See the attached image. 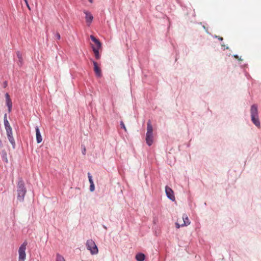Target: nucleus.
<instances>
[{
    "instance_id": "a878e982",
    "label": "nucleus",
    "mask_w": 261,
    "mask_h": 261,
    "mask_svg": "<svg viewBox=\"0 0 261 261\" xmlns=\"http://www.w3.org/2000/svg\"><path fill=\"white\" fill-rule=\"evenodd\" d=\"M214 38H218L220 41H222L223 40V38L218 36L215 35L214 36Z\"/></svg>"
},
{
    "instance_id": "4be33fe9",
    "label": "nucleus",
    "mask_w": 261,
    "mask_h": 261,
    "mask_svg": "<svg viewBox=\"0 0 261 261\" xmlns=\"http://www.w3.org/2000/svg\"><path fill=\"white\" fill-rule=\"evenodd\" d=\"M87 175H88V180L90 182V184H91V183H94L93 180L92 179V176L91 174H90V173L88 172Z\"/></svg>"
},
{
    "instance_id": "c756f323",
    "label": "nucleus",
    "mask_w": 261,
    "mask_h": 261,
    "mask_svg": "<svg viewBox=\"0 0 261 261\" xmlns=\"http://www.w3.org/2000/svg\"><path fill=\"white\" fill-rule=\"evenodd\" d=\"M85 153H86V148H85V147H84L83 148V149L82 150V153L83 154H85Z\"/></svg>"
},
{
    "instance_id": "9b49d317",
    "label": "nucleus",
    "mask_w": 261,
    "mask_h": 261,
    "mask_svg": "<svg viewBox=\"0 0 261 261\" xmlns=\"http://www.w3.org/2000/svg\"><path fill=\"white\" fill-rule=\"evenodd\" d=\"M182 219H183L184 223L181 224V227L188 226L190 224V221L188 218V216L186 214H184L182 215Z\"/></svg>"
},
{
    "instance_id": "f8f14e48",
    "label": "nucleus",
    "mask_w": 261,
    "mask_h": 261,
    "mask_svg": "<svg viewBox=\"0 0 261 261\" xmlns=\"http://www.w3.org/2000/svg\"><path fill=\"white\" fill-rule=\"evenodd\" d=\"M16 54H17V56L18 58V61L17 62V64L19 66L21 67V66H22L23 63L21 53L19 51H17Z\"/></svg>"
},
{
    "instance_id": "bb28decb",
    "label": "nucleus",
    "mask_w": 261,
    "mask_h": 261,
    "mask_svg": "<svg viewBox=\"0 0 261 261\" xmlns=\"http://www.w3.org/2000/svg\"><path fill=\"white\" fill-rule=\"evenodd\" d=\"M233 57H234L235 58H236V59H238V60H240V61H242V60H242L241 58H240V57H239V56H238V55H233Z\"/></svg>"
},
{
    "instance_id": "72a5a7b5",
    "label": "nucleus",
    "mask_w": 261,
    "mask_h": 261,
    "mask_svg": "<svg viewBox=\"0 0 261 261\" xmlns=\"http://www.w3.org/2000/svg\"><path fill=\"white\" fill-rule=\"evenodd\" d=\"M90 3H92L93 0H88Z\"/></svg>"
},
{
    "instance_id": "f3484780",
    "label": "nucleus",
    "mask_w": 261,
    "mask_h": 261,
    "mask_svg": "<svg viewBox=\"0 0 261 261\" xmlns=\"http://www.w3.org/2000/svg\"><path fill=\"white\" fill-rule=\"evenodd\" d=\"M6 105L8 107V112L10 113L12 111V102L11 100H8L6 101Z\"/></svg>"
},
{
    "instance_id": "ddd939ff",
    "label": "nucleus",
    "mask_w": 261,
    "mask_h": 261,
    "mask_svg": "<svg viewBox=\"0 0 261 261\" xmlns=\"http://www.w3.org/2000/svg\"><path fill=\"white\" fill-rule=\"evenodd\" d=\"M4 126H5L6 130L12 128L11 126H10V124H9V121H8V120L7 119V114H5V115H4Z\"/></svg>"
},
{
    "instance_id": "dca6fc26",
    "label": "nucleus",
    "mask_w": 261,
    "mask_h": 261,
    "mask_svg": "<svg viewBox=\"0 0 261 261\" xmlns=\"http://www.w3.org/2000/svg\"><path fill=\"white\" fill-rule=\"evenodd\" d=\"M145 256L142 253H138L136 255V259L137 261H144Z\"/></svg>"
},
{
    "instance_id": "2eb2a0df",
    "label": "nucleus",
    "mask_w": 261,
    "mask_h": 261,
    "mask_svg": "<svg viewBox=\"0 0 261 261\" xmlns=\"http://www.w3.org/2000/svg\"><path fill=\"white\" fill-rule=\"evenodd\" d=\"M1 154L2 160L4 162L7 163L8 162V160L7 158V153L6 151L5 150H2Z\"/></svg>"
},
{
    "instance_id": "393cba45",
    "label": "nucleus",
    "mask_w": 261,
    "mask_h": 261,
    "mask_svg": "<svg viewBox=\"0 0 261 261\" xmlns=\"http://www.w3.org/2000/svg\"><path fill=\"white\" fill-rule=\"evenodd\" d=\"M55 37L57 39L60 40L61 38L60 34L59 33H57L55 35Z\"/></svg>"
},
{
    "instance_id": "cd10ccee",
    "label": "nucleus",
    "mask_w": 261,
    "mask_h": 261,
    "mask_svg": "<svg viewBox=\"0 0 261 261\" xmlns=\"http://www.w3.org/2000/svg\"><path fill=\"white\" fill-rule=\"evenodd\" d=\"M6 101L8 100H11L10 98V96H9V95L8 93H7L6 94Z\"/></svg>"
},
{
    "instance_id": "6ab92c4d",
    "label": "nucleus",
    "mask_w": 261,
    "mask_h": 261,
    "mask_svg": "<svg viewBox=\"0 0 261 261\" xmlns=\"http://www.w3.org/2000/svg\"><path fill=\"white\" fill-rule=\"evenodd\" d=\"M8 139L9 142H10V143L11 144L13 148L15 149L16 145H15V140H14L13 137V136L9 137L8 138Z\"/></svg>"
},
{
    "instance_id": "0eeeda50",
    "label": "nucleus",
    "mask_w": 261,
    "mask_h": 261,
    "mask_svg": "<svg viewBox=\"0 0 261 261\" xmlns=\"http://www.w3.org/2000/svg\"><path fill=\"white\" fill-rule=\"evenodd\" d=\"M165 192L167 197L170 199L172 201H174L175 200V198L174 195L173 191L168 186H166L165 187Z\"/></svg>"
},
{
    "instance_id": "7ed1b4c3",
    "label": "nucleus",
    "mask_w": 261,
    "mask_h": 261,
    "mask_svg": "<svg viewBox=\"0 0 261 261\" xmlns=\"http://www.w3.org/2000/svg\"><path fill=\"white\" fill-rule=\"evenodd\" d=\"M90 38L91 39V40L95 43L96 45V46H95L93 44H91V47L94 54L95 58L97 60H98L100 57V55L99 53V49L101 48V43L98 39L96 38L93 35H91Z\"/></svg>"
},
{
    "instance_id": "4468645a",
    "label": "nucleus",
    "mask_w": 261,
    "mask_h": 261,
    "mask_svg": "<svg viewBox=\"0 0 261 261\" xmlns=\"http://www.w3.org/2000/svg\"><path fill=\"white\" fill-rule=\"evenodd\" d=\"M4 126H5L6 130L12 128L11 126H10V124H9V121H8V120L7 119V114H5V115H4Z\"/></svg>"
},
{
    "instance_id": "f257e3e1",
    "label": "nucleus",
    "mask_w": 261,
    "mask_h": 261,
    "mask_svg": "<svg viewBox=\"0 0 261 261\" xmlns=\"http://www.w3.org/2000/svg\"><path fill=\"white\" fill-rule=\"evenodd\" d=\"M27 193V189L22 178H19L17 185V198L18 200L22 202Z\"/></svg>"
},
{
    "instance_id": "b1692460",
    "label": "nucleus",
    "mask_w": 261,
    "mask_h": 261,
    "mask_svg": "<svg viewBox=\"0 0 261 261\" xmlns=\"http://www.w3.org/2000/svg\"><path fill=\"white\" fill-rule=\"evenodd\" d=\"M120 125H121V128H123L125 130H126V128L125 127V126L124 123L122 121H121Z\"/></svg>"
},
{
    "instance_id": "2f4dec72",
    "label": "nucleus",
    "mask_w": 261,
    "mask_h": 261,
    "mask_svg": "<svg viewBox=\"0 0 261 261\" xmlns=\"http://www.w3.org/2000/svg\"><path fill=\"white\" fill-rule=\"evenodd\" d=\"M102 227H103L105 229H106V230L107 229V226H105V225H102Z\"/></svg>"
},
{
    "instance_id": "aec40b11",
    "label": "nucleus",
    "mask_w": 261,
    "mask_h": 261,
    "mask_svg": "<svg viewBox=\"0 0 261 261\" xmlns=\"http://www.w3.org/2000/svg\"><path fill=\"white\" fill-rule=\"evenodd\" d=\"M56 261H65V259L62 255L59 253H57Z\"/></svg>"
},
{
    "instance_id": "473e14b6",
    "label": "nucleus",
    "mask_w": 261,
    "mask_h": 261,
    "mask_svg": "<svg viewBox=\"0 0 261 261\" xmlns=\"http://www.w3.org/2000/svg\"><path fill=\"white\" fill-rule=\"evenodd\" d=\"M26 4H27V7H28V8H29V9H30V6H29V5L28 3H26Z\"/></svg>"
},
{
    "instance_id": "39448f33",
    "label": "nucleus",
    "mask_w": 261,
    "mask_h": 261,
    "mask_svg": "<svg viewBox=\"0 0 261 261\" xmlns=\"http://www.w3.org/2000/svg\"><path fill=\"white\" fill-rule=\"evenodd\" d=\"M86 246L87 250L90 251L91 254L95 255L98 253V248L92 240H88L86 242Z\"/></svg>"
},
{
    "instance_id": "20e7f679",
    "label": "nucleus",
    "mask_w": 261,
    "mask_h": 261,
    "mask_svg": "<svg viewBox=\"0 0 261 261\" xmlns=\"http://www.w3.org/2000/svg\"><path fill=\"white\" fill-rule=\"evenodd\" d=\"M153 128L150 121H148L147 123V133L146 134V144L150 146L153 143Z\"/></svg>"
},
{
    "instance_id": "5701e85b",
    "label": "nucleus",
    "mask_w": 261,
    "mask_h": 261,
    "mask_svg": "<svg viewBox=\"0 0 261 261\" xmlns=\"http://www.w3.org/2000/svg\"><path fill=\"white\" fill-rule=\"evenodd\" d=\"M89 190L90 192H93L95 190V186L94 183H91V184H90V188Z\"/></svg>"
},
{
    "instance_id": "c85d7f7f",
    "label": "nucleus",
    "mask_w": 261,
    "mask_h": 261,
    "mask_svg": "<svg viewBox=\"0 0 261 261\" xmlns=\"http://www.w3.org/2000/svg\"><path fill=\"white\" fill-rule=\"evenodd\" d=\"M175 225H176V227L177 228H179L180 227H181V225H179L178 223H176Z\"/></svg>"
},
{
    "instance_id": "f03ea898",
    "label": "nucleus",
    "mask_w": 261,
    "mask_h": 261,
    "mask_svg": "<svg viewBox=\"0 0 261 261\" xmlns=\"http://www.w3.org/2000/svg\"><path fill=\"white\" fill-rule=\"evenodd\" d=\"M250 113L251 121L257 128H260V123L259 119L257 106L256 105L251 106Z\"/></svg>"
},
{
    "instance_id": "1a4fd4ad",
    "label": "nucleus",
    "mask_w": 261,
    "mask_h": 261,
    "mask_svg": "<svg viewBox=\"0 0 261 261\" xmlns=\"http://www.w3.org/2000/svg\"><path fill=\"white\" fill-rule=\"evenodd\" d=\"M84 13L86 15L85 19L86 22L87 23L88 25H89L93 20V16L90 12H88V11H84Z\"/></svg>"
},
{
    "instance_id": "6e6552de",
    "label": "nucleus",
    "mask_w": 261,
    "mask_h": 261,
    "mask_svg": "<svg viewBox=\"0 0 261 261\" xmlns=\"http://www.w3.org/2000/svg\"><path fill=\"white\" fill-rule=\"evenodd\" d=\"M92 63L94 66V71L97 76L100 77L101 76V70L99 67H98L97 63L94 61H92Z\"/></svg>"
},
{
    "instance_id": "412c9836",
    "label": "nucleus",
    "mask_w": 261,
    "mask_h": 261,
    "mask_svg": "<svg viewBox=\"0 0 261 261\" xmlns=\"http://www.w3.org/2000/svg\"><path fill=\"white\" fill-rule=\"evenodd\" d=\"M6 133H7V135L8 138L9 137L13 136L12 128L6 129Z\"/></svg>"
},
{
    "instance_id": "7c9ffc66",
    "label": "nucleus",
    "mask_w": 261,
    "mask_h": 261,
    "mask_svg": "<svg viewBox=\"0 0 261 261\" xmlns=\"http://www.w3.org/2000/svg\"><path fill=\"white\" fill-rule=\"evenodd\" d=\"M7 82L6 81H5V82H4V86H5V87L6 86H7Z\"/></svg>"
},
{
    "instance_id": "9d476101",
    "label": "nucleus",
    "mask_w": 261,
    "mask_h": 261,
    "mask_svg": "<svg viewBox=\"0 0 261 261\" xmlns=\"http://www.w3.org/2000/svg\"><path fill=\"white\" fill-rule=\"evenodd\" d=\"M36 141L37 143L41 142L42 139L39 127L37 126L35 127Z\"/></svg>"
},
{
    "instance_id": "e433bc0d",
    "label": "nucleus",
    "mask_w": 261,
    "mask_h": 261,
    "mask_svg": "<svg viewBox=\"0 0 261 261\" xmlns=\"http://www.w3.org/2000/svg\"><path fill=\"white\" fill-rule=\"evenodd\" d=\"M25 2V3H27V0H24Z\"/></svg>"
},
{
    "instance_id": "a211bd4d",
    "label": "nucleus",
    "mask_w": 261,
    "mask_h": 261,
    "mask_svg": "<svg viewBox=\"0 0 261 261\" xmlns=\"http://www.w3.org/2000/svg\"><path fill=\"white\" fill-rule=\"evenodd\" d=\"M8 139L9 142H10V143L11 144L13 148L15 149L16 145H15V140H14L13 137V136L9 137L8 138Z\"/></svg>"
},
{
    "instance_id": "f704fd0d",
    "label": "nucleus",
    "mask_w": 261,
    "mask_h": 261,
    "mask_svg": "<svg viewBox=\"0 0 261 261\" xmlns=\"http://www.w3.org/2000/svg\"><path fill=\"white\" fill-rule=\"evenodd\" d=\"M221 45H222V47H225V45H224L223 44H222Z\"/></svg>"
},
{
    "instance_id": "423d86ee",
    "label": "nucleus",
    "mask_w": 261,
    "mask_h": 261,
    "mask_svg": "<svg viewBox=\"0 0 261 261\" xmlns=\"http://www.w3.org/2000/svg\"><path fill=\"white\" fill-rule=\"evenodd\" d=\"M27 245V243L24 242L19 247L18 249V261H24L26 257L25 249Z\"/></svg>"
},
{
    "instance_id": "c9c22d12",
    "label": "nucleus",
    "mask_w": 261,
    "mask_h": 261,
    "mask_svg": "<svg viewBox=\"0 0 261 261\" xmlns=\"http://www.w3.org/2000/svg\"><path fill=\"white\" fill-rule=\"evenodd\" d=\"M225 48H226V49H228V46H226L225 48H224V50Z\"/></svg>"
}]
</instances>
